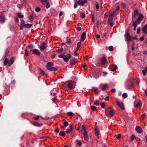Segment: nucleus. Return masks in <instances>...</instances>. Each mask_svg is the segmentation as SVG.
<instances>
[{
    "label": "nucleus",
    "instance_id": "nucleus-16",
    "mask_svg": "<svg viewBox=\"0 0 147 147\" xmlns=\"http://www.w3.org/2000/svg\"><path fill=\"white\" fill-rule=\"evenodd\" d=\"M86 38V34L84 32H83L81 36V41L82 42L84 41Z\"/></svg>",
    "mask_w": 147,
    "mask_h": 147
},
{
    "label": "nucleus",
    "instance_id": "nucleus-4",
    "mask_svg": "<svg viewBox=\"0 0 147 147\" xmlns=\"http://www.w3.org/2000/svg\"><path fill=\"white\" fill-rule=\"evenodd\" d=\"M109 85L107 84H101L99 85V88L102 91H105L108 89Z\"/></svg>",
    "mask_w": 147,
    "mask_h": 147
},
{
    "label": "nucleus",
    "instance_id": "nucleus-61",
    "mask_svg": "<svg viewBox=\"0 0 147 147\" xmlns=\"http://www.w3.org/2000/svg\"><path fill=\"white\" fill-rule=\"evenodd\" d=\"M72 129H69V130H68L66 131V132L67 134L69 133V132H71L72 131Z\"/></svg>",
    "mask_w": 147,
    "mask_h": 147
},
{
    "label": "nucleus",
    "instance_id": "nucleus-36",
    "mask_svg": "<svg viewBox=\"0 0 147 147\" xmlns=\"http://www.w3.org/2000/svg\"><path fill=\"white\" fill-rule=\"evenodd\" d=\"M81 44V42H79L78 43L76 49V51H78V49H79V48H80V47Z\"/></svg>",
    "mask_w": 147,
    "mask_h": 147
},
{
    "label": "nucleus",
    "instance_id": "nucleus-21",
    "mask_svg": "<svg viewBox=\"0 0 147 147\" xmlns=\"http://www.w3.org/2000/svg\"><path fill=\"white\" fill-rule=\"evenodd\" d=\"M95 135L98 138H99L100 137L99 135L100 134V132L98 129H95Z\"/></svg>",
    "mask_w": 147,
    "mask_h": 147
},
{
    "label": "nucleus",
    "instance_id": "nucleus-24",
    "mask_svg": "<svg viewBox=\"0 0 147 147\" xmlns=\"http://www.w3.org/2000/svg\"><path fill=\"white\" fill-rule=\"evenodd\" d=\"M77 61L76 59H74L71 61L70 64L73 65H74Z\"/></svg>",
    "mask_w": 147,
    "mask_h": 147
},
{
    "label": "nucleus",
    "instance_id": "nucleus-20",
    "mask_svg": "<svg viewBox=\"0 0 147 147\" xmlns=\"http://www.w3.org/2000/svg\"><path fill=\"white\" fill-rule=\"evenodd\" d=\"M6 57L7 55L6 54H5L4 57V65H6L8 62V60L7 58H6Z\"/></svg>",
    "mask_w": 147,
    "mask_h": 147
},
{
    "label": "nucleus",
    "instance_id": "nucleus-41",
    "mask_svg": "<svg viewBox=\"0 0 147 147\" xmlns=\"http://www.w3.org/2000/svg\"><path fill=\"white\" fill-rule=\"evenodd\" d=\"M127 96V94L126 93H124L122 94V97L124 98H126Z\"/></svg>",
    "mask_w": 147,
    "mask_h": 147
},
{
    "label": "nucleus",
    "instance_id": "nucleus-15",
    "mask_svg": "<svg viewBox=\"0 0 147 147\" xmlns=\"http://www.w3.org/2000/svg\"><path fill=\"white\" fill-rule=\"evenodd\" d=\"M106 57L105 56H103L102 58L101 59V63L103 65L106 63Z\"/></svg>",
    "mask_w": 147,
    "mask_h": 147
},
{
    "label": "nucleus",
    "instance_id": "nucleus-14",
    "mask_svg": "<svg viewBox=\"0 0 147 147\" xmlns=\"http://www.w3.org/2000/svg\"><path fill=\"white\" fill-rule=\"evenodd\" d=\"M32 123L33 125L36 126H40L43 125L42 123H38L36 122H32Z\"/></svg>",
    "mask_w": 147,
    "mask_h": 147
},
{
    "label": "nucleus",
    "instance_id": "nucleus-45",
    "mask_svg": "<svg viewBox=\"0 0 147 147\" xmlns=\"http://www.w3.org/2000/svg\"><path fill=\"white\" fill-rule=\"evenodd\" d=\"M46 3V7L47 8H49L50 7V5L49 2L47 1Z\"/></svg>",
    "mask_w": 147,
    "mask_h": 147
},
{
    "label": "nucleus",
    "instance_id": "nucleus-55",
    "mask_svg": "<svg viewBox=\"0 0 147 147\" xmlns=\"http://www.w3.org/2000/svg\"><path fill=\"white\" fill-rule=\"evenodd\" d=\"M85 17V14L84 13H82L81 15V18L82 19H83Z\"/></svg>",
    "mask_w": 147,
    "mask_h": 147
},
{
    "label": "nucleus",
    "instance_id": "nucleus-1",
    "mask_svg": "<svg viewBox=\"0 0 147 147\" xmlns=\"http://www.w3.org/2000/svg\"><path fill=\"white\" fill-rule=\"evenodd\" d=\"M53 65V63L50 62L47 63L46 67L48 70L51 71H55L57 70V69L56 68L52 67V66Z\"/></svg>",
    "mask_w": 147,
    "mask_h": 147
},
{
    "label": "nucleus",
    "instance_id": "nucleus-59",
    "mask_svg": "<svg viewBox=\"0 0 147 147\" xmlns=\"http://www.w3.org/2000/svg\"><path fill=\"white\" fill-rule=\"evenodd\" d=\"M117 68V65H115L114 67V68L112 70V71H115L116 70V68Z\"/></svg>",
    "mask_w": 147,
    "mask_h": 147
},
{
    "label": "nucleus",
    "instance_id": "nucleus-53",
    "mask_svg": "<svg viewBox=\"0 0 147 147\" xmlns=\"http://www.w3.org/2000/svg\"><path fill=\"white\" fill-rule=\"evenodd\" d=\"M140 30H141L140 27H139L137 29V34H139L140 32Z\"/></svg>",
    "mask_w": 147,
    "mask_h": 147
},
{
    "label": "nucleus",
    "instance_id": "nucleus-40",
    "mask_svg": "<svg viewBox=\"0 0 147 147\" xmlns=\"http://www.w3.org/2000/svg\"><path fill=\"white\" fill-rule=\"evenodd\" d=\"M18 16L20 18H23L24 17L20 13H18Z\"/></svg>",
    "mask_w": 147,
    "mask_h": 147
},
{
    "label": "nucleus",
    "instance_id": "nucleus-63",
    "mask_svg": "<svg viewBox=\"0 0 147 147\" xmlns=\"http://www.w3.org/2000/svg\"><path fill=\"white\" fill-rule=\"evenodd\" d=\"M111 91L112 93H114L116 91V90L115 88L112 89L111 90Z\"/></svg>",
    "mask_w": 147,
    "mask_h": 147
},
{
    "label": "nucleus",
    "instance_id": "nucleus-2",
    "mask_svg": "<svg viewBox=\"0 0 147 147\" xmlns=\"http://www.w3.org/2000/svg\"><path fill=\"white\" fill-rule=\"evenodd\" d=\"M136 80L133 78H131L130 80L128 81L126 83V86L127 89H130L133 86Z\"/></svg>",
    "mask_w": 147,
    "mask_h": 147
},
{
    "label": "nucleus",
    "instance_id": "nucleus-34",
    "mask_svg": "<svg viewBox=\"0 0 147 147\" xmlns=\"http://www.w3.org/2000/svg\"><path fill=\"white\" fill-rule=\"evenodd\" d=\"M69 127L70 128L69 129H74L75 128V125L74 124L71 123L69 125Z\"/></svg>",
    "mask_w": 147,
    "mask_h": 147
},
{
    "label": "nucleus",
    "instance_id": "nucleus-6",
    "mask_svg": "<svg viewBox=\"0 0 147 147\" xmlns=\"http://www.w3.org/2000/svg\"><path fill=\"white\" fill-rule=\"evenodd\" d=\"M67 84L68 88L71 89H72L75 85V82L73 81H67L66 83Z\"/></svg>",
    "mask_w": 147,
    "mask_h": 147
},
{
    "label": "nucleus",
    "instance_id": "nucleus-37",
    "mask_svg": "<svg viewBox=\"0 0 147 147\" xmlns=\"http://www.w3.org/2000/svg\"><path fill=\"white\" fill-rule=\"evenodd\" d=\"M141 105V104L140 102H139L135 106V108H137L140 107Z\"/></svg>",
    "mask_w": 147,
    "mask_h": 147
},
{
    "label": "nucleus",
    "instance_id": "nucleus-46",
    "mask_svg": "<svg viewBox=\"0 0 147 147\" xmlns=\"http://www.w3.org/2000/svg\"><path fill=\"white\" fill-rule=\"evenodd\" d=\"M91 109L92 111H94L95 110L96 108L94 106H91Z\"/></svg>",
    "mask_w": 147,
    "mask_h": 147
},
{
    "label": "nucleus",
    "instance_id": "nucleus-30",
    "mask_svg": "<svg viewBox=\"0 0 147 147\" xmlns=\"http://www.w3.org/2000/svg\"><path fill=\"white\" fill-rule=\"evenodd\" d=\"M137 24H138L136 23V22H133L132 26L134 27V31H135L136 30V27Z\"/></svg>",
    "mask_w": 147,
    "mask_h": 147
},
{
    "label": "nucleus",
    "instance_id": "nucleus-33",
    "mask_svg": "<svg viewBox=\"0 0 147 147\" xmlns=\"http://www.w3.org/2000/svg\"><path fill=\"white\" fill-rule=\"evenodd\" d=\"M123 119H124L125 122H128L129 119V117L127 116H124L123 117Z\"/></svg>",
    "mask_w": 147,
    "mask_h": 147
},
{
    "label": "nucleus",
    "instance_id": "nucleus-35",
    "mask_svg": "<svg viewBox=\"0 0 147 147\" xmlns=\"http://www.w3.org/2000/svg\"><path fill=\"white\" fill-rule=\"evenodd\" d=\"M63 50V48H61L60 49H58L56 50V52L58 53H60L62 52Z\"/></svg>",
    "mask_w": 147,
    "mask_h": 147
},
{
    "label": "nucleus",
    "instance_id": "nucleus-54",
    "mask_svg": "<svg viewBox=\"0 0 147 147\" xmlns=\"http://www.w3.org/2000/svg\"><path fill=\"white\" fill-rule=\"evenodd\" d=\"M40 117H41L40 116H36L35 117H33V119H35V120H38L39 119Z\"/></svg>",
    "mask_w": 147,
    "mask_h": 147
},
{
    "label": "nucleus",
    "instance_id": "nucleus-43",
    "mask_svg": "<svg viewBox=\"0 0 147 147\" xmlns=\"http://www.w3.org/2000/svg\"><path fill=\"white\" fill-rule=\"evenodd\" d=\"M109 49L110 51H112L113 50V47L112 46H109Z\"/></svg>",
    "mask_w": 147,
    "mask_h": 147
},
{
    "label": "nucleus",
    "instance_id": "nucleus-25",
    "mask_svg": "<svg viewBox=\"0 0 147 147\" xmlns=\"http://www.w3.org/2000/svg\"><path fill=\"white\" fill-rule=\"evenodd\" d=\"M142 73L144 76H145L146 75L147 73V67H146L145 69L142 70Z\"/></svg>",
    "mask_w": 147,
    "mask_h": 147
},
{
    "label": "nucleus",
    "instance_id": "nucleus-64",
    "mask_svg": "<svg viewBox=\"0 0 147 147\" xmlns=\"http://www.w3.org/2000/svg\"><path fill=\"white\" fill-rule=\"evenodd\" d=\"M100 105L101 107L103 108H104L105 106V105L104 103H101Z\"/></svg>",
    "mask_w": 147,
    "mask_h": 147
},
{
    "label": "nucleus",
    "instance_id": "nucleus-10",
    "mask_svg": "<svg viewBox=\"0 0 147 147\" xmlns=\"http://www.w3.org/2000/svg\"><path fill=\"white\" fill-rule=\"evenodd\" d=\"M71 57V56L70 54H68L67 56L64 55L63 59L64 61L65 62H67L68 60Z\"/></svg>",
    "mask_w": 147,
    "mask_h": 147
},
{
    "label": "nucleus",
    "instance_id": "nucleus-26",
    "mask_svg": "<svg viewBox=\"0 0 147 147\" xmlns=\"http://www.w3.org/2000/svg\"><path fill=\"white\" fill-rule=\"evenodd\" d=\"M92 91L93 92H97L98 93H99V91L98 90V88L96 87H93L92 88Z\"/></svg>",
    "mask_w": 147,
    "mask_h": 147
},
{
    "label": "nucleus",
    "instance_id": "nucleus-57",
    "mask_svg": "<svg viewBox=\"0 0 147 147\" xmlns=\"http://www.w3.org/2000/svg\"><path fill=\"white\" fill-rule=\"evenodd\" d=\"M121 136V134H119L117 135V136L116 138L118 139L119 140Z\"/></svg>",
    "mask_w": 147,
    "mask_h": 147
},
{
    "label": "nucleus",
    "instance_id": "nucleus-17",
    "mask_svg": "<svg viewBox=\"0 0 147 147\" xmlns=\"http://www.w3.org/2000/svg\"><path fill=\"white\" fill-rule=\"evenodd\" d=\"M129 141L130 142H131L133 140H134V139H136V137L134 134H133L129 138Z\"/></svg>",
    "mask_w": 147,
    "mask_h": 147
},
{
    "label": "nucleus",
    "instance_id": "nucleus-38",
    "mask_svg": "<svg viewBox=\"0 0 147 147\" xmlns=\"http://www.w3.org/2000/svg\"><path fill=\"white\" fill-rule=\"evenodd\" d=\"M33 14H31L30 16L29 20H30V22H32L33 20Z\"/></svg>",
    "mask_w": 147,
    "mask_h": 147
},
{
    "label": "nucleus",
    "instance_id": "nucleus-27",
    "mask_svg": "<svg viewBox=\"0 0 147 147\" xmlns=\"http://www.w3.org/2000/svg\"><path fill=\"white\" fill-rule=\"evenodd\" d=\"M146 114L145 113H144L142 114V116L140 117V121H142L146 117Z\"/></svg>",
    "mask_w": 147,
    "mask_h": 147
},
{
    "label": "nucleus",
    "instance_id": "nucleus-7",
    "mask_svg": "<svg viewBox=\"0 0 147 147\" xmlns=\"http://www.w3.org/2000/svg\"><path fill=\"white\" fill-rule=\"evenodd\" d=\"M82 130L79 131L80 132L82 133L84 135V139L86 140H87L88 139V135L87 132L85 130V129H82Z\"/></svg>",
    "mask_w": 147,
    "mask_h": 147
},
{
    "label": "nucleus",
    "instance_id": "nucleus-5",
    "mask_svg": "<svg viewBox=\"0 0 147 147\" xmlns=\"http://www.w3.org/2000/svg\"><path fill=\"white\" fill-rule=\"evenodd\" d=\"M116 101L118 106L122 110L125 109V107L124 105L121 101H119L117 99H116Z\"/></svg>",
    "mask_w": 147,
    "mask_h": 147
},
{
    "label": "nucleus",
    "instance_id": "nucleus-48",
    "mask_svg": "<svg viewBox=\"0 0 147 147\" xmlns=\"http://www.w3.org/2000/svg\"><path fill=\"white\" fill-rule=\"evenodd\" d=\"M136 130L138 133H140L142 132V129H136Z\"/></svg>",
    "mask_w": 147,
    "mask_h": 147
},
{
    "label": "nucleus",
    "instance_id": "nucleus-58",
    "mask_svg": "<svg viewBox=\"0 0 147 147\" xmlns=\"http://www.w3.org/2000/svg\"><path fill=\"white\" fill-rule=\"evenodd\" d=\"M63 124L65 126H67L68 125V123L66 121H64Z\"/></svg>",
    "mask_w": 147,
    "mask_h": 147
},
{
    "label": "nucleus",
    "instance_id": "nucleus-44",
    "mask_svg": "<svg viewBox=\"0 0 147 147\" xmlns=\"http://www.w3.org/2000/svg\"><path fill=\"white\" fill-rule=\"evenodd\" d=\"M67 114L69 116H72L74 115L72 112H71L67 113Z\"/></svg>",
    "mask_w": 147,
    "mask_h": 147
},
{
    "label": "nucleus",
    "instance_id": "nucleus-56",
    "mask_svg": "<svg viewBox=\"0 0 147 147\" xmlns=\"http://www.w3.org/2000/svg\"><path fill=\"white\" fill-rule=\"evenodd\" d=\"M100 21H98L97 23V26L98 27L100 26Z\"/></svg>",
    "mask_w": 147,
    "mask_h": 147
},
{
    "label": "nucleus",
    "instance_id": "nucleus-12",
    "mask_svg": "<svg viewBox=\"0 0 147 147\" xmlns=\"http://www.w3.org/2000/svg\"><path fill=\"white\" fill-rule=\"evenodd\" d=\"M75 125V128H77V129H78V128H80V127H82L81 129H86L85 127L84 126V125H82L80 123H78V124H76Z\"/></svg>",
    "mask_w": 147,
    "mask_h": 147
},
{
    "label": "nucleus",
    "instance_id": "nucleus-22",
    "mask_svg": "<svg viewBox=\"0 0 147 147\" xmlns=\"http://www.w3.org/2000/svg\"><path fill=\"white\" fill-rule=\"evenodd\" d=\"M117 13V12H116V11H113V12L109 14L108 16L109 17H112L113 18L114 16Z\"/></svg>",
    "mask_w": 147,
    "mask_h": 147
},
{
    "label": "nucleus",
    "instance_id": "nucleus-23",
    "mask_svg": "<svg viewBox=\"0 0 147 147\" xmlns=\"http://www.w3.org/2000/svg\"><path fill=\"white\" fill-rule=\"evenodd\" d=\"M5 21V18L4 17L0 16V22L1 23H4Z\"/></svg>",
    "mask_w": 147,
    "mask_h": 147
},
{
    "label": "nucleus",
    "instance_id": "nucleus-9",
    "mask_svg": "<svg viewBox=\"0 0 147 147\" xmlns=\"http://www.w3.org/2000/svg\"><path fill=\"white\" fill-rule=\"evenodd\" d=\"M47 47L46 43L43 42L41 44L39 47V49L41 51H43L45 49L47 48Z\"/></svg>",
    "mask_w": 147,
    "mask_h": 147
},
{
    "label": "nucleus",
    "instance_id": "nucleus-62",
    "mask_svg": "<svg viewBox=\"0 0 147 147\" xmlns=\"http://www.w3.org/2000/svg\"><path fill=\"white\" fill-rule=\"evenodd\" d=\"M77 4H78L77 2V3H75L74 5V9H76L77 7Z\"/></svg>",
    "mask_w": 147,
    "mask_h": 147
},
{
    "label": "nucleus",
    "instance_id": "nucleus-29",
    "mask_svg": "<svg viewBox=\"0 0 147 147\" xmlns=\"http://www.w3.org/2000/svg\"><path fill=\"white\" fill-rule=\"evenodd\" d=\"M77 3L79 5L83 6L84 5V3L83 2V1L82 0H79L77 2Z\"/></svg>",
    "mask_w": 147,
    "mask_h": 147
},
{
    "label": "nucleus",
    "instance_id": "nucleus-49",
    "mask_svg": "<svg viewBox=\"0 0 147 147\" xmlns=\"http://www.w3.org/2000/svg\"><path fill=\"white\" fill-rule=\"evenodd\" d=\"M41 2L43 4H45L47 1V0H41Z\"/></svg>",
    "mask_w": 147,
    "mask_h": 147
},
{
    "label": "nucleus",
    "instance_id": "nucleus-31",
    "mask_svg": "<svg viewBox=\"0 0 147 147\" xmlns=\"http://www.w3.org/2000/svg\"><path fill=\"white\" fill-rule=\"evenodd\" d=\"M59 135L62 136H64L65 135V132L64 131H60L59 134Z\"/></svg>",
    "mask_w": 147,
    "mask_h": 147
},
{
    "label": "nucleus",
    "instance_id": "nucleus-19",
    "mask_svg": "<svg viewBox=\"0 0 147 147\" xmlns=\"http://www.w3.org/2000/svg\"><path fill=\"white\" fill-rule=\"evenodd\" d=\"M32 53L35 55H40V53L39 51L37 49H35L32 51Z\"/></svg>",
    "mask_w": 147,
    "mask_h": 147
},
{
    "label": "nucleus",
    "instance_id": "nucleus-42",
    "mask_svg": "<svg viewBox=\"0 0 147 147\" xmlns=\"http://www.w3.org/2000/svg\"><path fill=\"white\" fill-rule=\"evenodd\" d=\"M76 142L77 145L79 146H80L81 145V143L80 141L77 140Z\"/></svg>",
    "mask_w": 147,
    "mask_h": 147
},
{
    "label": "nucleus",
    "instance_id": "nucleus-39",
    "mask_svg": "<svg viewBox=\"0 0 147 147\" xmlns=\"http://www.w3.org/2000/svg\"><path fill=\"white\" fill-rule=\"evenodd\" d=\"M94 104L96 106H99V102L98 100H95Z\"/></svg>",
    "mask_w": 147,
    "mask_h": 147
},
{
    "label": "nucleus",
    "instance_id": "nucleus-11",
    "mask_svg": "<svg viewBox=\"0 0 147 147\" xmlns=\"http://www.w3.org/2000/svg\"><path fill=\"white\" fill-rule=\"evenodd\" d=\"M124 36L128 42H129L131 40V37L128 33L127 32L125 33Z\"/></svg>",
    "mask_w": 147,
    "mask_h": 147
},
{
    "label": "nucleus",
    "instance_id": "nucleus-60",
    "mask_svg": "<svg viewBox=\"0 0 147 147\" xmlns=\"http://www.w3.org/2000/svg\"><path fill=\"white\" fill-rule=\"evenodd\" d=\"M67 43H68L69 45H70L71 43V41L70 39H68L67 40Z\"/></svg>",
    "mask_w": 147,
    "mask_h": 147
},
{
    "label": "nucleus",
    "instance_id": "nucleus-47",
    "mask_svg": "<svg viewBox=\"0 0 147 147\" xmlns=\"http://www.w3.org/2000/svg\"><path fill=\"white\" fill-rule=\"evenodd\" d=\"M138 13V10H136L134 11V15L133 16V17L134 16H136Z\"/></svg>",
    "mask_w": 147,
    "mask_h": 147
},
{
    "label": "nucleus",
    "instance_id": "nucleus-51",
    "mask_svg": "<svg viewBox=\"0 0 147 147\" xmlns=\"http://www.w3.org/2000/svg\"><path fill=\"white\" fill-rule=\"evenodd\" d=\"M40 8L39 7H37L35 9V11L37 12H39L40 11Z\"/></svg>",
    "mask_w": 147,
    "mask_h": 147
},
{
    "label": "nucleus",
    "instance_id": "nucleus-32",
    "mask_svg": "<svg viewBox=\"0 0 147 147\" xmlns=\"http://www.w3.org/2000/svg\"><path fill=\"white\" fill-rule=\"evenodd\" d=\"M40 73L41 75L44 76L45 74V72L41 69H39Z\"/></svg>",
    "mask_w": 147,
    "mask_h": 147
},
{
    "label": "nucleus",
    "instance_id": "nucleus-52",
    "mask_svg": "<svg viewBox=\"0 0 147 147\" xmlns=\"http://www.w3.org/2000/svg\"><path fill=\"white\" fill-rule=\"evenodd\" d=\"M25 24L24 21V20H22L21 23V26H24Z\"/></svg>",
    "mask_w": 147,
    "mask_h": 147
},
{
    "label": "nucleus",
    "instance_id": "nucleus-13",
    "mask_svg": "<svg viewBox=\"0 0 147 147\" xmlns=\"http://www.w3.org/2000/svg\"><path fill=\"white\" fill-rule=\"evenodd\" d=\"M15 57H13L11 58L9 62L8 65L9 66H10L14 62Z\"/></svg>",
    "mask_w": 147,
    "mask_h": 147
},
{
    "label": "nucleus",
    "instance_id": "nucleus-50",
    "mask_svg": "<svg viewBox=\"0 0 147 147\" xmlns=\"http://www.w3.org/2000/svg\"><path fill=\"white\" fill-rule=\"evenodd\" d=\"M113 18H110L108 19V22L109 24L110 23L112 22V21Z\"/></svg>",
    "mask_w": 147,
    "mask_h": 147
},
{
    "label": "nucleus",
    "instance_id": "nucleus-18",
    "mask_svg": "<svg viewBox=\"0 0 147 147\" xmlns=\"http://www.w3.org/2000/svg\"><path fill=\"white\" fill-rule=\"evenodd\" d=\"M142 31L144 33L147 34V24H146L144 27Z\"/></svg>",
    "mask_w": 147,
    "mask_h": 147
},
{
    "label": "nucleus",
    "instance_id": "nucleus-8",
    "mask_svg": "<svg viewBox=\"0 0 147 147\" xmlns=\"http://www.w3.org/2000/svg\"><path fill=\"white\" fill-rule=\"evenodd\" d=\"M139 17L137 18L136 20L134 22H136V23L138 24H140V23L144 18V16L142 14H139Z\"/></svg>",
    "mask_w": 147,
    "mask_h": 147
},
{
    "label": "nucleus",
    "instance_id": "nucleus-28",
    "mask_svg": "<svg viewBox=\"0 0 147 147\" xmlns=\"http://www.w3.org/2000/svg\"><path fill=\"white\" fill-rule=\"evenodd\" d=\"M32 24H27L24 25V27L26 28H29L32 26Z\"/></svg>",
    "mask_w": 147,
    "mask_h": 147
},
{
    "label": "nucleus",
    "instance_id": "nucleus-3",
    "mask_svg": "<svg viewBox=\"0 0 147 147\" xmlns=\"http://www.w3.org/2000/svg\"><path fill=\"white\" fill-rule=\"evenodd\" d=\"M109 112L110 115L112 116L114 114V111L111 109V108L110 107H109L105 111V113L106 116L109 117V115L108 113Z\"/></svg>",
    "mask_w": 147,
    "mask_h": 147
}]
</instances>
